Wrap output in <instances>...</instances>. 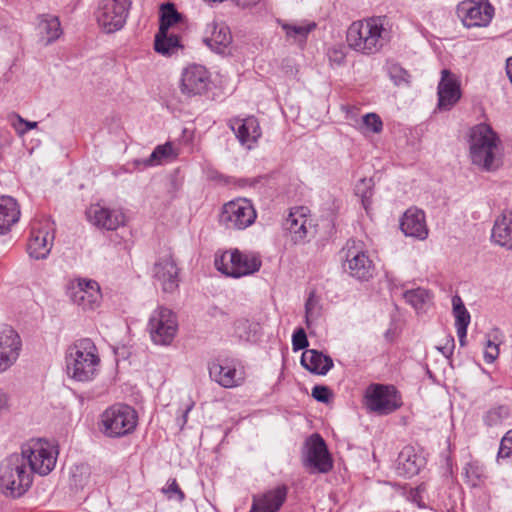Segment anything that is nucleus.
Returning <instances> with one entry per match:
<instances>
[{
  "instance_id": "f257e3e1",
  "label": "nucleus",
  "mask_w": 512,
  "mask_h": 512,
  "mask_svg": "<svg viewBox=\"0 0 512 512\" xmlns=\"http://www.w3.org/2000/svg\"><path fill=\"white\" fill-rule=\"evenodd\" d=\"M469 157L475 166L487 172L502 165L504 144L500 135L487 123H479L468 133Z\"/></svg>"
},
{
  "instance_id": "f03ea898",
  "label": "nucleus",
  "mask_w": 512,
  "mask_h": 512,
  "mask_svg": "<svg viewBox=\"0 0 512 512\" xmlns=\"http://www.w3.org/2000/svg\"><path fill=\"white\" fill-rule=\"evenodd\" d=\"M67 376L80 383L93 381L101 368L99 349L90 338H80L65 350Z\"/></svg>"
},
{
  "instance_id": "7ed1b4c3",
  "label": "nucleus",
  "mask_w": 512,
  "mask_h": 512,
  "mask_svg": "<svg viewBox=\"0 0 512 512\" xmlns=\"http://www.w3.org/2000/svg\"><path fill=\"white\" fill-rule=\"evenodd\" d=\"M389 31L381 18L353 22L347 31L348 46L364 55L379 52L389 41Z\"/></svg>"
},
{
  "instance_id": "20e7f679",
  "label": "nucleus",
  "mask_w": 512,
  "mask_h": 512,
  "mask_svg": "<svg viewBox=\"0 0 512 512\" xmlns=\"http://www.w3.org/2000/svg\"><path fill=\"white\" fill-rule=\"evenodd\" d=\"M33 483V474L20 453L6 457L0 463V491L7 497L23 496Z\"/></svg>"
},
{
  "instance_id": "39448f33",
  "label": "nucleus",
  "mask_w": 512,
  "mask_h": 512,
  "mask_svg": "<svg viewBox=\"0 0 512 512\" xmlns=\"http://www.w3.org/2000/svg\"><path fill=\"white\" fill-rule=\"evenodd\" d=\"M214 265L219 272L228 277L241 278L258 272L262 260L256 252L235 248L217 252Z\"/></svg>"
},
{
  "instance_id": "423d86ee",
  "label": "nucleus",
  "mask_w": 512,
  "mask_h": 512,
  "mask_svg": "<svg viewBox=\"0 0 512 512\" xmlns=\"http://www.w3.org/2000/svg\"><path fill=\"white\" fill-rule=\"evenodd\" d=\"M20 455L25 458L32 474L46 476L56 466L59 449L57 445L48 440L31 439L21 447Z\"/></svg>"
},
{
  "instance_id": "0eeeda50",
  "label": "nucleus",
  "mask_w": 512,
  "mask_h": 512,
  "mask_svg": "<svg viewBox=\"0 0 512 512\" xmlns=\"http://www.w3.org/2000/svg\"><path fill=\"white\" fill-rule=\"evenodd\" d=\"M136 411L125 404H115L101 414L100 429L110 438L131 434L137 426Z\"/></svg>"
},
{
  "instance_id": "6e6552de",
  "label": "nucleus",
  "mask_w": 512,
  "mask_h": 512,
  "mask_svg": "<svg viewBox=\"0 0 512 512\" xmlns=\"http://www.w3.org/2000/svg\"><path fill=\"white\" fill-rule=\"evenodd\" d=\"M179 329L178 318L171 309L159 306L152 311L147 331L155 345L169 346L175 339Z\"/></svg>"
},
{
  "instance_id": "1a4fd4ad",
  "label": "nucleus",
  "mask_w": 512,
  "mask_h": 512,
  "mask_svg": "<svg viewBox=\"0 0 512 512\" xmlns=\"http://www.w3.org/2000/svg\"><path fill=\"white\" fill-rule=\"evenodd\" d=\"M342 254L343 269L351 277L361 281L372 278L375 267L361 241H347Z\"/></svg>"
},
{
  "instance_id": "9d476101",
  "label": "nucleus",
  "mask_w": 512,
  "mask_h": 512,
  "mask_svg": "<svg viewBox=\"0 0 512 512\" xmlns=\"http://www.w3.org/2000/svg\"><path fill=\"white\" fill-rule=\"evenodd\" d=\"M66 294L70 301L83 312L95 311L102 303L100 285L93 279L79 277L70 280Z\"/></svg>"
},
{
  "instance_id": "9b49d317",
  "label": "nucleus",
  "mask_w": 512,
  "mask_h": 512,
  "mask_svg": "<svg viewBox=\"0 0 512 512\" xmlns=\"http://www.w3.org/2000/svg\"><path fill=\"white\" fill-rule=\"evenodd\" d=\"M256 217L252 203L246 198H237L223 205L219 223L229 230H244L255 222Z\"/></svg>"
},
{
  "instance_id": "f8f14e48",
  "label": "nucleus",
  "mask_w": 512,
  "mask_h": 512,
  "mask_svg": "<svg viewBox=\"0 0 512 512\" xmlns=\"http://www.w3.org/2000/svg\"><path fill=\"white\" fill-rule=\"evenodd\" d=\"M131 0H101L96 11V20L105 33H114L126 23Z\"/></svg>"
},
{
  "instance_id": "ddd939ff",
  "label": "nucleus",
  "mask_w": 512,
  "mask_h": 512,
  "mask_svg": "<svg viewBox=\"0 0 512 512\" xmlns=\"http://www.w3.org/2000/svg\"><path fill=\"white\" fill-rule=\"evenodd\" d=\"M461 23L466 28L488 27L495 15L489 0H463L456 8Z\"/></svg>"
},
{
  "instance_id": "4468645a",
  "label": "nucleus",
  "mask_w": 512,
  "mask_h": 512,
  "mask_svg": "<svg viewBox=\"0 0 512 512\" xmlns=\"http://www.w3.org/2000/svg\"><path fill=\"white\" fill-rule=\"evenodd\" d=\"M401 398L393 386L371 384L365 392L367 409L379 415H387L401 406Z\"/></svg>"
},
{
  "instance_id": "2eb2a0df",
  "label": "nucleus",
  "mask_w": 512,
  "mask_h": 512,
  "mask_svg": "<svg viewBox=\"0 0 512 512\" xmlns=\"http://www.w3.org/2000/svg\"><path fill=\"white\" fill-rule=\"evenodd\" d=\"M210 85L211 74L205 66L192 63L182 69L178 81L182 95L186 97L201 96L209 90Z\"/></svg>"
},
{
  "instance_id": "dca6fc26",
  "label": "nucleus",
  "mask_w": 512,
  "mask_h": 512,
  "mask_svg": "<svg viewBox=\"0 0 512 512\" xmlns=\"http://www.w3.org/2000/svg\"><path fill=\"white\" fill-rule=\"evenodd\" d=\"M54 242V224L49 219L35 220L31 224V233L27 251L31 258L45 259Z\"/></svg>"
},
{
  "instance_id": "f3484780",
  "label": "nucleus",
  "mask_w": 512,
  "mask_h": 512,
  "mask_svg": "<svg viewBox=\"0 0 512 512\" xmlns=\"http://www.w3.org/2000/svg\"><path fill=\"white\" fill-rule=\"evenodd\" d=\"M209 376L223 388L231 389L241 386L246 378L245 371L232 359H216L208 365Z\"/></svg>"
},
{
  "instance_id": "a211bd4d",
  "label": "nucleus",
  "mask_w": 512,
  "mask_h": 512,
  "mask_svg": "<svg viewBox=\"0 0 512 512\" xmlns=\"http://www.w3.org/2000/svg\"><path fill=\"white\" fill-rule=\"evenodd\" d=\"M303 463L310 472L326 473L332 468L326 444L319 434H313L307 439Z\"/></svg>"
},
{
  "instance_id": "6ab92c4d",
  "label": "nucleus",
  "mask_w": 512,
  "mask_h": 512,
  "mask_svg": "<svg viewBox=\"0 0 512 512\" xmlns=\"http://www.w3.org/2000/svg\"><path fill=\"white\" fill-rule=\"evenodd\" d=\"M284 226L295 244L306 242L308 237L312 236L315 232L309 210L303 206L290 210Z\"/></svg>"
},
{
  "instance_id": "aec40b11",
  "label": "nucleus",
  "mask_w": 512,
  "mask_h": 512,
  "mask_svg": "<svg viewBox=\"0 0 512 512\" xmlns=\"http://www.w3.org/2000/svg\"><path fill=\"white\" fill-rule=\"evenodd\" d=\"M228 126L234 132L242 146L252 149L262 136V130L255 116L245 118L233 117L229 119Z\"/></svg>"
},
{
  "instance_id": "412c9836",
  "label": "nucleus",
  "mask_w": 512,
  "mask_h": 512,
  "mask_svg": "<svg viewBox=\"0 0 512 512\" xmlns=\"http://www.w3.org/2000/svg\"><path fill=\"white\" fill-rule=\"evenodd\" d=\"M87 219L94 226L105 230H116L125 224V214L121 209L107 208L92 204L86 211Z\"/></svg>"
},
{
  "instance_id": "4be33fe9",
  "label": "nucleus",
  "mask_w": 512,
  "mask_h": 512,
  "mask_svg": "<svg viewBox=\"0 0 512 512\" xmlns=\"http://www.w3.org/2000/svg\"><path fill=\"white\" fill-rule=\"evenodd\" d=\"M438 107L441 110H450L461 98L460 81L448 69L441 71V79L437 88Z\"/></svg>"
},
{
  "instance_id": "5701e85b",
  "label": "nucleus",
  "mask_w": 512,
  "mask_h": 512,
  "mask_svg": "<svg viewBox=\"0 0 512 512\" xmlns=\"http://www.w3.org/2000/svg\"><path fill=\"white\" fill-rule=\"evenodd\" d=\"M153 276L166 293H173L179 287V269L170 254L161 257L155 263Z\"/></svg>"
},
{
  "instance_id": "b1692460",
  "label": "nucleus",
  "mask_w": 512,
  "mask_h": 512,
  "mask_svg": "<svg viewBox=\"0 0 512 512\" xmlns=\"http://www.w3.org/2000/svg\"><path fill=\"white\" fill-rule=\"evenodd\" d=\"M21 339L10 327L0 331V373L8 370L18 359Z\"/></svg>"
},
{
  "instance_id": "393cba45",
  "label": "nucleus",
  "mask_w": 512,
  "mask_h": 512,
  "mask_svg": "<svg viewBox=\"0 0 512 512\" xmlns=\"http://www.w3.org/2000/svg\"><path fill=\"white\" fill-rule=\"evenodd\" d=\"M400 229L405 236L421 241L425 240L429 234L425 214L417 208L406 210L400 221Z\"/></svg>"
},
{
  "instance_id": "a878e982",
  "label": "nucleus",
  "mask_w": 512,
  "mask_h": 512,
  "mask_svg": "<svg viewBox=\"0 0 512 512\" xmlns=\"http://www.w3.org/2000/svg\"><path fill=\"white\" fill-rule=\"evenodd\" d=\"M287 494V486L278 485L260 495L254 496L250 512H278L286 501Z\"/></svg>"
},
{
  "instance_id": "bb28decb",
  "label": "nucleus",
  "mask_w": 512,
  "mask_h": 512,
  "mask_svg": "<svg viewBox=\"0 0 512 512\" xmlns=\"http://www.w3.org/2000/svg\"><path fill=\"white\" fill-rule=\"evenodd\" d=\"M205 43L215 52L224 53L232 43V35L224 23L212 22L205 31Z\"/></svg>"
},
{
  "instance_id": "cd10ccee",
  "label": "nucleus",
  "mask_w": 512,
  "mask_h": 512,
  "mask_svg": "<svg viewBox=\"0 0 512 512\" xmlns=\"http://www.w3.org/2000/svg\"><path fill=\"white\" fill-rule=\"evenodd\" d=\"M425 460L415 447L405 446L398 455L397 472L404 477L417 475L424 466Z\"/></svg>"
},
{
  "instance_id": "c85d7f7f",
  "label": "nucleus",
  "mask_w": 512,
  "mask_h": 512,
  "mask_svg": "<svg viewBox=\"0 0 512 512\" xmlns=\"http://www.w3.org/2000/svg\"><path fill=\"white\" fill-rule=\"evenodd\" d=\"M491 239L493 243L512 249V211H503L494 221Z\"/></svg>"
},
{
  "instance_id": "c756f323",
  "label": "nucleus",
  "mask_w": 512,
  "mask_h": 512,
  "mask_svg": "<svg viewBox=\"0 0 512 512\" xmlns=\"http://www.w3.org/2000/svg\"><path fill=\"white\" fill-rule=\"evenodd\" d=\"M301 364L305 369L314 374L326 375L333 367V360L317 350L310 349L303 352Z\"/></svg>"
},
{
  "instance_id": "7c9ffc66",
  "label": "nucleus",
  "mask_w": 512,
  "mask_h": 512,
  "mask_svg": "<svg viewBox=\"0 0 512 512\" xmlns=\"http://www.w3.org/2000/svg\"><path fill=\"white\" fill-rule=\"evenodd\" d=\"M19 217L20 208L16 200L10 196L0 197V235L7 233Z\"/></svg>"
},
{
  "instance_id": "2f4dec72",
  "label": "nucleus",
  "mask_w": 512,
  "mask_h": 512,
  "mask_svg": "<svg viewBox=\"0 0 512 512\" xmlns=\"http://www.w3.org/2000/svg\"><path fill=\"white\" fill-rule=\"evenodd\" d=\"M38 33L45 45L52 43L57 40L61 34V24L58 17L53 15H41L39 16V22L37 25Z\"/></svg>"
},
{
  "instance_id": "473e14b6",
  "label": "nucleus",
  "mask_w": 512,
  "mask_h": 512,
  "mask_svg": "<svg viewBox=\"0 0 512 512\" xmlns=\"http://www.w3.org/2000/svg\"><path fill=\"white\" fill-rule=\"evenodd\" d=\"M177 157V152L171 143L167 142L163 145H158L151 155L142 160H136V165L144 167H152L174 160Z\"/></svg>"
},
{
  "instance_id": "72a5a7b5",
  "label": "nucleus",
  "mask_w": 512,
  "mask_h": 512,
  "mask_svg": "<svg viewBox=\"0 0 512 512\" xmlns=\"http://www.w3.org/2000/svg\"><path fill=\"white\" fill-rule=\"evenodd\" d=\"M155 51L162 55H172L180 48V39L175 32H158L154 41Z\"/></svg>"
},
{
  "instance_id": "f704fd0d",
  "label": "nucleus",
  "mask_w": 512,
  "mask_h": 512,
  "mask_svg": "<svg viewBox=\"0 0 512 512\" xmlns=\"http://www.w3.org/2000/svg\"><path fill=\"white\" fill-rule=\"evenodd\" d=\"M315 27L316 24L314 22L308 21L282 24V28L285 31L286 36L292 38L298 43L305 42L308 34L314 30Z\"/></svg>"
},
{
  "instance_id": "c9c22d12",
  "label": "nucleus",
  "mask_w": 512,
  "mask_h": 512,
  "mask_svg": "<svg viewBox=\"0 0 512 512\" xmlns=\"http://www.w3.org/2000/svg\"><path fill=\"white\" fill-rule=\"evenodd\" d=\"M463 474L471 487H480L486 480L485 468L478 461L468 462L463 468Z\"/></svg>"
},
{
  "instance_id": "e433bc0d",
  "label": "nucleus",
  "mask_w": 512,
  "mask_h": 512,
  "mask_svg": "<svg viewBox=\"0 0 512 512\" xmlns=\"http://www.w3.org/2000/svg\"><path fill=\"white\" fill-rule=\"evenodd\" d=\"M354 127L363 134H378L383 129V122L379 115H377L376 113H367L362 117L360 121H356Z\"/></svg>"
},
{
  "instance_id": "4c0bfd02",
  "label": "nucleus",
  "mask_w": 512,
  "mask_h": 512,
  "mask_svg": "<svg viewBox=\"0 0 512 512\" xmlns=\"http://www.w3.org/2000/svg\"><path fill=\"white\" fill-rule=\"evenodd\" d=\"M180 20V14L170 3L161 5L160 27L158 32H174L171 28Z\"/></svg>"
},
{
  "instance_id": "58836bf2",
  "label": "nucleus",
  "mask_w": 512,
  "mask_h": 512,
  "mask_svg": "<svg viewBox=\"0 0 512 512\" xmlns=\"http://www.w3.org/2000/svg\"><path fill=\"white\" fill-rule=\"evenodd\" d=\"M403 296L406 302L412 305L416 310L424 308V306L431 301L429 291L424 288L407 290L404 292Z\"/></svg>"
},
{
  "instance_id": "ea45409f",
  "label": "nucleus",
  "mask_w": 512,
  "mask_h": 512,
  "mask_svg": "<svg viewBox=\"0 0 512 512\" xmlns=\"http://www.w3.org/2000/svg\"><path fill=\"white\" fill-rule=\"evenodd\" d=\"M452 306H453V314L455 317V327L461 328V331L464 332V328H468L470 323V314L465 308L462 299L455 295L452 298Z\"/></svg>"
},
{
  "instance_id": "a19ab883",
  "label": "nucleus",
  "mask_w": 512,
  "mask_h": 512,
  "mask_svg": "<svg viewBox=\"0 0 512 512\" xmlns=\"http://www.w3.org/2000/svg\"><path fill=\"white\" fill-rule=\"evenodd\" d=\"M386 70L389 78L396 86L409 85L411 76L399 63L394 61L387 62Z\"/></svg>"
},
{
  "instance_id": "79ce46f5",
  "label": "nucleus",
  "mask_w": 512,
  "mask_h": 512,
  "mask_svg": "<svg viewBox=\"0 0 512 512\" xmlns=\"http://www.w3.org/2000/svg\"><path fill=\"white\" fill-rule=\"evenodd\" d=\"M509 414V408L501 405L487 411L483 420L487 426H497L507 419Z\"/></svg>"
},
{
  "instance_id": "37998d69",
  "label": "nucleus",
  "mask_w": 512,
  "mask_h": 512,
  "mask_svg": "<svg viewBox=\"0 0 512 512\" xmlns=\"http://www.w3.org/2000/svg\"><path fill=\"white\" fill-rule=\"evenodd\" d=\"M10 125L13 127L18 136H24L28 131L37 128L38 122L28 121L17 113L9 116Z\"/></svg>"
},
{
  "instance_id": "c03bdc74",
  "label": "nucleus",
  "mask_w": 512,
  "mask_h": 512,
  "mask_svg": "<svg viewBox=\"0 0 512 512\" xmlns=\"http://www.w3.org/2000/svg\"><path fill=\"white\" fill-rule=\"evenodd\" d=\"M319 314V299L314 292H311L305 303V322L307 326H310V324L319 316Z\"/></svg>"
},
{
  "instance_id": "a18cd8bd",
  "label": "nucleus",
  "mask_w": 512,
  "mask_h": 512,
  "mask_svg": "<svg viewBox=\"0 0 512 512\" xmlns=\"http://www.w3.org/2000/svg\"><path fill=\"white\" fill-rule=\"evenodd\" d=\"M92 473L87 465L77 466L73 472V482L76 487L84 489L91 484Z\"/></svg>"
},
{
  "instance_id": "49530a36",
  "label": "nucleus",
  "mask_w": 512,
  "mask_h": 512,
  "mask_svg": "<svg viewBox=\"0 0 512 512\" xmlns=\"http://www.w3.org/2000/svg\"><path fill=\"white\" fill-rule=\"evenodd\" d=\"M497 459L498 461L512 460V429L509 430L501 439Z\"/></svg>"
},
{
  "instance_id": "de8ad7c7",
  "label": "nucleus",
  "mask_w": 512,
  "mask_h": 512,
  "mask_svg": "<svg viewBox=\"0 0 512 512\" xmlns=\"http://www.w3.org/2000/svg\"><path fill=\"white\" fill-rule=\"evenodd\" d=\"M162 492L169 498L181 502L185 495L180 489L176 479H169L166 486L162 488Z\"/></svg>"
},
{
  "instance_id": "09e8293b",
  "label": "nucleus",
  "mask_w": 512,
  "mask_h": 512,
  "mask_svg": "<svg viewBox=\"0 0 512 512\" xmlns=\"http://www.w3.org/2000/svg\"><path fill=\"white\" fill-rule=\"evenodd\" d=\"M371 188H372V182L370 179H366V178L361 179L355 187L356 195L361 197L362 203L364 206H366V202L372 196Z\"/></svg>"
},
{
  "instance_id": "8fccbe9b",
  "label": "nucleus",
  "mask_w": 512,
  "mask_h": 512,
  "mask_svg": "<svg viewBox=\"0 0 512 512\" xmlns=\"http://www.w3.org/2000/svg\"><path fill=\"white\" fill-rule=\"evenodd\" d=\"M499 356V345L491 339H487L485 343L484 359L486 363H493Z\"/></svg>"
},
{
  "instance_id": "3c124183",
  "label": "nucleus",
  "mask_w": 512,
  "mask_h": 512,
  "mask_svg": "<svg viewBox=\"0 0 512 512\" xmlns=\"http://www.w3.org/2000/svg\"><path fill=\"white\" fill-rule=\"evenodd\" d=\"M308 340L303 328L297 329L292 336L293 350H302L308 346Z\"/></svg>"
},
{
  "instance_id": "603ef678",
  "label": "nucleus",
  "mask_w": 512,
  "mask_h": 512,
  "mask_svg": "<svg viewBox=\"0 0 512 512\" xmlns=\"http://www.w3.org/2000/svg\"><path fill=\"white\" fill-rule=\"evenodd\" d=\"M12 409V400L10 394L0 387V418L9 414Z\"/></svg>"
},
{
  "instance_id": "864d4df0",
  "label": "nucleus",
  "mask_w": 512,
  "mask_h": 512,
  "mask_svg": "<svg viewBox=\"0 0 512 512\" xmlns=\"http://www.w3.org/2000/svg\"><path fill=\"white\" fill-rule=\"evenodd\" d=\"M312 396L319 402L327 403L331 392L326 386L316 385L312 389Z\"/></svg>"
},
{
  "instance_id": "5fc2aeb1",
  "label": "nucleus",
  "mask_w": 512,
  "mask_h": 512,
  "mask_svg": "<svg viewBox=\"0 0 512 512\" xmlns=\"http://www.w3.org/2000/svg\"><path fill=\"white\" fill-rule=\"evenodd\" d=\"M328 56H329L330 61L335 62L337 64H341L345 58L343 52L339 49L329 50Z\"/></svg>"
},
{
  "instance_id": "6e6d98bb",
  "label": "nucleus",
  "mask_w": 512,
  "mask_h": 512,
  "mask_svg": "<svg viewBox=\"0 0 512 512\" xmlns=\"http://www.w3.org/2000/svg\"><path fill=\"white\" fill-rule=\"evenodd\" d=\"M242 8H249L257 5L261 0H234Z\"/></svg>"
},
{
  "instance_id": "4d7b16f0",
  "label": "nucleus",
  "mask_w": 512,
  "mask_h": 512,
  "mask_svg": "<svg viewBox=\"0 0 512 512\" xmlns=\"http://www.w3.org/2000/svg\"><path fill=\"white\" fill-rule=\"evenodd\" d=\"M456 332L460 345L464 346L466 344L467 328H464V332L461 331V328H457Z\"/></svg>"
},
{
  "instance_id": "13d9d810",
  "label": "nucleus",
  "mask_w": 512,
  "mask_h": 512,
  "mask_svg": "<svg viewBox=\"0 0 512 512\" xmlns=\"http://www.w3.org/2000/svg\"><path fill=\"white\" fill-rule=\"evenodd\" d=\"M506 73L512 84V56L506 60Z\"/></svg>"
},
{
  "instance_id": "bf43d9fd",
  "label": "nucleus",
  "mask_w": 512,
  "mask_h": 512,
  "mask_svg": "<svg viewBox=\"0 0 512 512\" xmlns=\"http://www.w3.org/2000/svg\"><path fill=\"white\" fill-rule=\"evenodd\" d=\"M411 498H412L413 502L417 503L418 507H420V508L424 507V505L421 504L420 500L418 499V498H420L418 491L412 492L411 493Z\"/></svg>"
},
{
  "instance_id": "052dcab7",
  "label": "nucleus",
  "mask_w": 512,
  "mask_h": 512,
  "mask_svg": "<svg viewBox=\"0 0 512 512\" xmlns=\"http://www.w3.org/2000/svg\"><path fill=\"white\" fill-rule=\"evenodd\" d=\"M194 406V403L192 402L191 404H189L187 406V408L185 409V411L183 412V423H186L187 422V416H188V413L192 410Z\"/></svg>"
},
{
  "instance_id": "680f3d73",
  "label": "nucleus",
  "mask_w": 512,
  "mask_h": 512,
  "mask_svg": "<svg viewBox=\"0 0 512 512\" xmlns=\"http://www.w3.org/2000/svg\"><path fill=\"white\" fill-rule=\"evenodd\" d=\"M447 348L444 347V348H441V351H442V354H445L446 356H448L449 353H451V351H445Z\"/></svg>"
}]
</instances>
